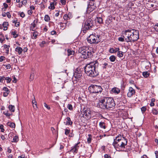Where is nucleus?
<instances>
[{
  "label": "nucleus",
  "instance_id": "f257e3e1",
  "mask_svg": "<svg viewBox=\"0 0 158 158\" xmlns=\"http://www.w3.org/2000/svg\"><path fill=\"white\" fill-rule=\"evenodd\" d=\"M122 35L127 42H134L139 38V32L134 29L125 30L122 31Z\"/></svg>",
  "mask_w": 158,
  "mask_h": 158
},
{
  "label": "nucleus",
  "instance_id": "f03ea898",
  "mask_svg": "<svg viewBox=\"0 0 158 158\" xmlns=\"http://www.w3.org/2000/svg\"><path fill=\"white\" fill-rule=\"evenodd\" d=\"M115 105V103L112 98L104 97L99 100L97 106L102 109L109 110Z\"/></svg>",
  "mask_w": 158,
  "mask_h": 158
},
{
  "label": "nucleus",
  "instance_id": "7ed1b4c3",
  "mask_svg": "<svg viewBox=\"0 0 158 158\" xmlns=\"http://www.w3.org/2000/svg\"><path fill=\"white\" fill-rule=\"evenodd\" d=\"M127 142V140L125 137L120 135L116 137L113 145L117 151H120L125 148Z\"/></svg>",
  "mask_w": 158,
  "mask_h": 158
},
{
  "label": "nucleus",
  "instance_id": "20e7f679",
  "mask_svg": "<svg viewBox=\"0 0 158 158\" xmlns=\"http://www.w3.org/2000/svg\"><path fill=\"white\" fill-rule=\"evenodd\" d=\"M98 66V63L96 61L90 62L87 64L85 67V73L88 76L94 77L98 75L99 73L95 70L96 67Z\"/></svg>",
  "mask_w": 158,
  "mask_h": 158
},
{
  "label": "nucleus",
  "instance_id": "39448f33",
  "mask_svg": "<svg viewBox=\"0 0 158 158\" xmlns=\"http://www.w3.org/2000/svg\"><path fill=\"white\" fill-rule=\"evenodd\" d=\"M78 52L81 57L84 59L91 58L92 56L91 51L88 47L85 46L79 48Z\"/></svg>",
  "mask_w": 158,
  "mask_h": 158
},
{
  "label": "nucleus",
  "instance_id": "423d86ee",
  "mask_svg": "<svg viewBox=\"0 0 158 158\" xmlns=\"http://www.w3.org/2000/svg\"><path fill=\"white\" fill-rule=\"evenodd\" d=\"M100 35L91 34L87 38V40L91 44L98 43L100 41Z\"/></svg>",
  "mask_w": 158,
  "mask_h": 158
},
{
  "label": "nucleus",
  "instance_id": "0eeeda50",
  "mask_svg": "<svg viewBox=\"0 0 158 158\" xmlns=\"http://www.w3.org/2000/svg\"><path fill=\"white\" fill-rule=\"evenodd\" d=\"M89 91L92 93H101L102 90L101 87L96 85H92L89 87Z\"/></svg>",
  "mask_w": 158,
  "mask_h": 158
},
{
  "label": "nucleus",
  "instance_id": "6e6552de",
  "mask_svg": "<svg viewBox=\"0 0 158 158\" xmlns=\"http://www.w3.org/2000/svg\"><path fill=\"white\" fill-rule=\"evenodd\" d=\"M93 21L91 18H89L85 21L84 27V30H88L92 28L94 26Z\"/></svg>",
  "mask_w": 158,
  "mask_h": 158
},
{
  "label": "nucleus",
  "instance_id": "1a4fd4ad",
  "mask_svg": "<svg viewBox=\"0 0 158 158\" xmlns=\"http://www.w3.org/2000/svg\"><path fill=\"white\" fill-rule=\"evenodd\" d=\"M127 94V96L128 97H131L133 95L135 94V90L131 87L129 88Z\"/></svg>",
  "mask_w": 158,
  "mask_h": 158
},
{
  "label": "nucleus",
  "instance_id": "9d476101",
  "mask_svg": "<svg viewBox=\"0 0 158 158\" xmlns=\"http://www.w3.org/2000/svg\"><path fill=\"white\" fill-rule=\"evenodd\" d=\"M84 115L88 118H90L92 113V111L90 110L87 109L84 112Z\"/></svg>",
  "mask_w": 158,
  "mask_h": 158
},
{
  "label": "nucleus",
  "instance_id": "9b49d317",
  "mask_svg": "<svg viewBox=\"0 0 158 158\" xmlns=\"http://www.w3.org/2000/svg\"><path fill=\"white\" fill-rule=\"evenodd\" d=\"M79 143L80 142H79L76 144L74 147L70 150V152L77 153V152L78 149L79 148V146L78 145Z\"/></svg>",
  "mask_w": 158,
  "mask_h": 158
},
{
  "label": "nucleus",
  "instance_id": "f8f14e48",
  "mask_svg": "<svg viewBox=\"0 0 158 158\" xmlns=\"http://www.w3.org/2000/svg\"><path fill=\"white\" fill-rule=\"evenodd\" d=\"M3 90L4 91L3 92V96L6 97L10 93V90L6 87H4L3 88Z\"/></svg>",
  "mask_w": 158,
  "mask_h": 158
},
{
  "label": "nucleus",
  "instance_id": "ddd939ff",
  "mask_svg": "<svg viewBox=\"0 0 158 158\" xmlns=\"http://www.w3.org/2000/svg\"><path fill=\"white\" fill-rule=\"evenodd\" d=\"M95 8V5L92 6H88L87 8V11L88 13H90Z\"/></svg>",
  "mask_w": 158,
  "mask_h": 158
},
{
  "label": "nucleus",
  "instance_id": "4468645a",
  "mask_svg": "<svg viewBox=\"0 0 158 158\" xmlns=\"http://www.w3.org/2000/svg\"><path fill=\"white\" fill-rule=\"evenodd\" d=\"M120 49L118 48H115L114 49L113 48H111L110 49L109 52L110 53H115L116 52L118 51Z\"/></svg>",
  "mask_w": 158,
  "mask_h": 158
},
{
  "label": "nucleus",
  "instance_id": "2eb2a0df",
  "mask_svg": "<svg viewBox=\"0 0 158 158\" xmlns=\"http://www.w3.org/2000/svg\"><path fill=\"white\" fill-rule=\"evenodd\" d=\"M66 120L65 124L66 125H71L73 123V122L71 121L70 118L69 117H67L66 118Z\"/></svg>",
  "mask_w": 158,
  "mask_h": 158
},
{
  "label": "nucleus",
  "instance_id": "dca6fc26",
  "mask_svg": "<svg viewBox=\"0 0 158 158\" xmlns=\"http://www.w3.org/2000/svg\"><path fill=\"white\" fill-rule=\"evenodd\" d=\"M114 93L118 94L120 92L119 89L116 87H114L111 90Z\"/></svg>",
  "mask_w": 158,
  "mask_h": 158
},
{
  "label": "nucleus",
  "instance_id": "f3484780",
  "mask_svg": "<svg viewBox=\"0 0 158 158\" xmlns=\"http://www.w3.org/2000/svg\"><path fill=\"white\" fill-rule=\"evenodd\" d=\"M15 51L18 52L19 54H21L23 51L22 48L19 47H17L15 49Z\"/></svg>",
  "mask_w": 158,
  "mask_h": 158
},
{
  "label": "nucleus",
  "instance_id": "a211bd4d",
  "mask_svg": "<svg viewBox=\"0 0 158 158\" xmlns=\"http://www.w3.org/2000/svg\"><path fill=\"white\" fill-rule=\"evenodd\" d=\"M96 20L99 24L103 23V19L101 17H97Z\"/></svg>",
  "mask_w": 158,
  "mask_h": 158
},
{
  "label": "nucleus",
  "instance_id": "6ab92c4d",
  "mask_svg": "<svg viewBox=\"0 0 158 158\" xmlns=\"http://www.w3.org/2000/svg\"><path fill=\"white\" fill-rule=\"evenodd\" d=\"M8 25V23L7 22H4L3 23L2 25L4 27L3 30L6 31L7 29V26Z\"/></svg>",
  "mask_w": 158,
  "mask_h": 158
},
{
  "label": "nucleus",
  "instance_id": "aec40b11",
  "mask_svg": "<svg viewBox=\"0 0 158 158\" xmlns=\"http://www.w3.org/2000/svg\"><path fill=\"white\" fill-rule=\"evenodd\" d=\"M38 35V33L37 31H35L33 33V37H32V38L34 39H35L37 37V36Z\"/></svg>",
  "mask_w": 158,
  "mask_h": 158
},
{
  "label": "nucleus",
  "instance_id": "412c9836",
  "mask_svg": "<svg viewBox=\"0 0 158 158\" xmlns=\"http://www.w3.org/2000/svg\"><path fill=\"white\" fill-rule=\"evenodd\" d=\"M7 125L11 127L12 128H15V123H13L8 122L7 123Z\"/></svg>",
  "mask_w": 158,
  "mask_h": 158
},
{
  "label": "nucleus",
  "instance_id": "4be33fe9",
  "mask_svg": "<svg viewBox=\"0 0 158 158\" xmlns=\"http://www.w3.org/2000/svg\"><path fill=\"white\" fill-rule=\"evenodd\" d=\"M36 27V24L35 23L34 21L31 24V26L30 27V29L32 31H35V28Z\"/></svg>",
  "mask_w": 158,
  "mask_h": 158
},
{
  "label": "nucleus",
  "instance_id": "5701e85b",
  "mask_svg": "<svg viewBox=\"0 0 158 158\" xmlns=\"http://www.w3.org/2000/svg\"><path fill=\"white\" fill-rule=\"evenodd\" d=\"M68 55L69 56L71 55H73L74 54V51L71 50L70 49H68L67 50Z\"/></svg>",
  "mask_w": 158,
  "mask_h": 158
},
{
  "label": "nucleus",
  "instance_id": "b1692460",
  "mask_svg": "<svg viewBox=\"0 0 158 158\" xmlns=\"http://www.w3.org/2000/svg\"><path fill=\"white\" fill-rule=\"evenodd\" d=\"M54 5H55L54 2L50 3V6L48 7V8L49 9H51V10L54 9L55 8Z\"/></svg>",
  "mask_w": 158,
  "mask_h": 158
},
{
  "label": "nucleus",
  "instance_id": "393cba45",
  "mask_svg": "<svg viewBox=\"0 0 158 158\" xmlns=\"http://www.w3.org/2000/svg\"><path fill=\"white\" fill-rule=\"evenodd\" d=\"M123 56V52L122 51H118V52L117 53V56L120 58V57H122Z\"/></svg>",
  "mask_w": 158,
  "mask_h": 158
},
{
  "label": "nucleus",
  "instance_id": "a878e982",
  "mask_svg": "<svg viewBox=\"0 0 158 158\" xmlns=\"http://www.w3.org/2000/svg\"><path fill=\"white\" fill-rule=\"evenodd\" d=\"M143 75L145 78L148 77L150 75V73L148 72H144L143 73Z\"/></svg>",
  "mask_w": 158,
  "mask_h": 158
},
{
  "label": "nucleus",
  "instance_id": "bb28decb",
  "mask_svg": "<svg viewBox=\"0 0 158 158\" xmlns=\"http://www.w3.org/2000/svg\"><path fill=\"white\" fill-rule=\"evenodd\" d=\"M9 110L12 112H14L15 111V106H14L12 105H10L9 106Z\"/></svg>",
  "mask_w": 158,
  "mask_h": 158
},
{
  "label": "nucleus",
  "instance_id": "cd10ccee",
  "mask_svg": "<svg viewBox=\"0 0 158 158\" xmlns=\"http://www.w3.org/2000/svg\"><path fill=\"white\" fill-rule=\"evenodd\" d=\"M81 74L79 73H75L74 74V76L77 79L81 77Z\"/></svg>",
  "mask_w": 158,
  "mask_h": 158
},
{
  "label": "nucleus",
  "instance_id": "c85d7f7f",
  "mask_svg": "<svg viewBox=\"0 0 158 158\" xmlns=\"http://www.w3.org/2000/svg\"><path fill=\"white\" fill-rule=\"evenodd\" d=\"M116 59V57L114 56H110L109 59L110 61L111 62H114Z\"/></svg>",
  "mask_w": 158,
  "mask_h": 158
},
{
  "label": "nucleus",
  "instance_id": "c756f323",
  "mask_svg": "<svg viewBox=\"0 0 158 158\" xmlns=\"http://www.w3.org/2000/svg\"><path fill=\"white\" fill-rule=\"evenodd\" d=\"M152 114L154 115H156L158 114V111L154 108L152 109Z\"/></svg>",
  "mask_w": 158,
  "mask_h": 158
},
{
  "label": "nucleus",
  "instance_id": "7c9ffc66",
  "mask_svg": "<svg viewBox=\"0 0 158 158\" xmlns=\"http://www.w3.org/2000/svg\"><path fill=\"white\" fill-rule=\"evenodd\" d=\"M35 74L33 73H31L30 75V81H31L33 80L34 78Z\"/></svg>",
  "mask_w": 158,
  "mask_h": 158
},
{
  "label": "nucleus",
  "instance_id": "2f4dec72",
  "mask_svg": "<svg viewBox=\"0 0 158 158\" xmlns=\"http://www.w3.org/2000/svg\"><path fill=\"white\" fill-rule=\"evenodd\" d=\"M89 137L87 138V142L88 143H91L92 139V136L90 134L88 135Z\"/></svg>",
  "mask_w": 158,
  "mask_h": 158
},
{
  "label": "nucleus",
  "instance_id": "473e14b6",
  "mask_svg": "<svg viewBox=\"0 0 158 158\" xmlns=\"http://www.w3.org/2000/svg\"><path fill=\"white\" fill-rule=\"evenodd\" d=\"M32 103L33 105H34V104H35V106L36 108H37V102L36 101L35 97H34V99H33L32 101Z\"/></svg>",
  "mask_w": 158,
  "mask_h": 158
},
{
  "label": "nucleus",
  "instance_id": "72a5a7b5",
  "mask_svg": "<svg viewBox=\"0 0 158 158\" xmlns=\"http://www.w3.org/2000/svg\"><path fill=\"white\" fill-rule=\"evenodd\" d=\"M44 20L47 22L49 21L50 20V18L48 15H46L44 18Z\"/></svg>",
  "mask_w": 158,
  "mask_h": 158
},
{
  "label": "nucleus",
  "instance_id": "f704fd0d",
  "mask_svg": "<svg viewBox=\"0 0 158 158\" xmlns=\"http://www.w3.org/2000/svg\"><path fill=\"white\" fill-rule=\"evenodd\" d=\"M99 126L100 127L102 128H103L104 129L106 128V127L104 125V123L103 122H100L99 123Z\"/></svg>",
  "mask_w": 158,
  "mask_h": 158
},
{
  "label": "nucleus",
  "instance_id": "c9c22d12",
  "mask_svg": "<svg viewBox=\"0 0 158 158\" xmlns=\"http://www.w3.org/2000/svg\"><path fill=\"white\" fill-rule=\"evenodd\" d=\"M11 34L12 35H13V37L15 38H16L18 36V35L17 34L16 32L15 31H12L11 32Z\"/></svg>",
  "mask_w": 158,
  "mask_h": 158
},
{
  "label": "nucleus",
  "instance_id": "e433bc0d",
  "mask_svg": "<svg viewBox=\"0 0 158 158\" xmlns=\"http://www.w3.org/2000/svg\"><path fill=\"white\" fill-rule=\"evenodd\" d=\"M19 140V138L18 136H15L14 137L12 142H17Z\"/></svg>",
  "mask_w": 158,
  "mask_h": 158
},
{
  "label": "nucleus",
  "instance_id": "4c0bfd02",
  "mask_svg": "<svg viewBox=\"0 0 158 158\" xmlns=\"http://www.w3.org/2000/svg\"><path fill=\"white\" fill-rule=\"evenodd\" d=\"M4 40V37L2 35L0 34V42L2 43L3 41Z\"/></svg>",
  "mask_w": 158,
  "mask_h": 158
},
{
  "label": "nucleus",
  "instance_id": "58836bf2",
  "mask_svg": "<svg viewBox=\"0 0 158 158\" xmlns=\"http://www.w3.org/2000/svg\"><path fill=\"white\" fill-rule=\"evenodd\" d=\"M63 18L65 20H67L70 19L69 18L67 14H65L64 15Z\"/></svg>",
  "mask_w": 158,
  "mask_h": 158
},
{
  "label": "nucleus",
  "instance_id": "ea45409f",
  "mask_svg": "<svg viewBox=\"0 0 158 158\" xmlns=\"http://www.w3.org/2000/svg\"><path fill=\"white\" fill-rule=\"evenodd\" d=\"M3 66H5L7 69H9L11 68V66L10 64L7 65L3 64Z\"/></svg>",
  "mask_w": 158,
  "mask_h": 158
},
{
  "label": "nucleus",
  "instance_id": "a19ab883",
  "mask_svg": "<svg viewBox=\"0 0 158 158\" xmlns=\"http://www.w3.org/2000/svg\"><path fill=\"white\" fill-rule=\"evenodd\" d=\"M21 6H22L23 5H26V3H27V1L26 0H24L23 1H22L21 2Z\"/></svg>",
  "mask_w": 158,
  "mask_h": 158
},
{
  "label": "nucleus",
  "instance_id": "79ce46f5",
  "mask_svg": "<svg viewBox=\"0 0 158 158\" xmlns=\"http://www.w3.org/2000/svg\"><path fill=\"white\" fill-rule=\"evenodd\" d=\"M125 38L123 36V37H120L118 38V40L121 42H123L124 41Z\"/></svg>",
  "mask_w": 158,
  "mask_h": 158
},
{
  "label": "nucleus",
  "instance_id": "37998d69",
  "mask_svg": "<svg viewBox=\"0 0 158 158\" xmlns=\"http://www.w3.org/2000/svg\"><path fill=\"white\" fill-rule=\"evenodd\" d=\"M5 79L6 80L7 82L8 83H10L11 80V79L9 77H6Z\"/></svg>",
  "mask_w": 158,
  "mask_h": 158
},
{
  "label": "nucleus",
  "instance_id": "c03bdc74",
  "mask_svg": "<svg viewBox=\"0 0 158 158\" xmlns=\"http://www.w3.org/2000/svg\"><path fill=\"white\" fill-rule=\"evenodd\" d=\"M146 107L145 106L142 107L141 108V110L143 113L146 110Z\"/></svg>",
  "mask_w": 158,
  "mask_h": 158
},
{
  "label": "nucleus",
  "instance_id": "a18cd8bd",
  "mask_svg": "<svg viewBox=\"0 0 158 158\" xmlns=\"http://www.w3.org/2000/svg\"><path fill=\"white\" fill-rule=\"evenodd\" d=\"M93 5H94V1L93 0L90 1L89 2V5H88V6H92Z\"/></svg>",
  "mask_w": 158,
  "mask_h": 158
},
{
  "label": "nucleus",
  "instance_id": "49530a36",
  "mask_svg": "<svg viewBox=\"0 0 158 158\" xmlns=\"http://www.w3.org/2000/svg\"><path fill=\"white\" fill-rule=\"evenodd\" d=\"M4 47L5 49H7V53H8L9 52V48L10 47V46L9 45H7L6 44H4L3 46Z\"/></svg>",
  "mask_w": 158,
  "mask_h": 158
},
{
  "label": "nucleus",
  "instance_id": "de8ad7c7",
  "mask_svg": "<svg viewBox=\"0 0 158 158\" xmlns=\"http://www.w3.org/2000/svg\"><path fill=\"white\" fill-rule=\"evenodd\" d=\"M67 107L70 110H71L73 109L72 106L71 104H69L67 106Z\"/></svg>",
  "mask_w": 158,
  "mask_h": 158
},
{
  "label": "nucleus",
  "instance_id": "09e8293b",
  "mask_svg": "<svg viewBox=\"0 0 158 158\" xmlns=\"http://www.w3.org/2000/svg\"><path fill=\"white\" fill-rule=\"evenodd\" d=\"M45 42L44 41H42L41 43H40V46L41 47H43L44 46V45L45 44Z\"/></svg>",
  "mask_w": 158,
  "mask_h": 158
},
{
  "label": "nucleus",
  "instance_id": "8fccbe9b",
  "mask_svg": "<svg viewBox=\"0 0 158 158\" xmlns=\"http://www.w3.org/2000/svg\"><path fill=\"white\" fill-rule=\"evenodd\" d=\"M70 132V130L67 129L65 130V134L66 135H67Z\"/></svg>",
  "mask_w": 158,
  "mask_h": 158
},
{
  "label": "nucleus",
  "instance_id": "3c124183",
  "mask_svg": "<svg viewBox=\"0 0 158 158\" xmlns=\"http://www.w3.org/2000/svg\"><path fill=\"white\" fill-rule=\"evenodd\" d=\"M4 77H0V82H2L4 78H5Z\"/></svg>",
  "mask_w": 158,
  "mask_h": 158
},
{
  "label": "nucleus",
  "instance_id": "603ef678",
  "mask_svg": "<svg viewBox=\"0 0 158 158\" xmlns=\"http://www.w3.org/2000/svg\"><path fill=\"white\" fill-rule=\"evenodd\" d=\"M0 129H1V131L2 132H3L4 131V129L3 128V126L2 125L0 126Z\"/></svg>",
  "mask_w": 158,
  "mask_h": 158
},
{
  "label": "nucleus",
  "instance_id": "864d4df0",
  "mask_svg": "<svg viewBox=\"0 0 158 158\" xmlns=\"http://www.w3.org/2000/svg\"><path fill=\"white\" fill-rule=\"evenodd\" d=\"M5 59V57L4 56H2L0 57V62L2 61Z\"/></svg>",
  "mask_w": 158,
  "mask_h": 158
},
{
  "label": "nucleus",
  "instance_id": "5fc2aeb1",
  "mask_svg": "<svg viewBox=\"0 0 158 158\" xmlns=\"http://www.w3.org/2000/svg\"><path fill=\"white\" fill-rule=\"evenodd\" d=\"M154 29H155L156 31H158V25H155L154 27Z\"/></svg>",
  "mask_w": 158,
  "mask_h": 158
},
{
  "label": "nucleus",
  "instance_id": "6e6d98bb",
  "mask_svg": "<svg viewBox=\"0 0 158 158\" xmlns=\"http://www.w3.org/2000/svg\"><path fill=\"white\" fill-rule=\"evenodd\" d=\"M6 15L9 18H10L11 17V15L9 12L6 13Z\"/></svg>",
  "mask_w": 158,
  "mask_h": 158
},
{
  "label": "nucleus",
  "instance_id": "4d7b16f0",
  "mask_svg": "<svg viewBox=\"0 0 158 158\" xmlns=\"http://www.w3.org/2000/svg\"><path fill=\"white\" fill-rule=\"evenodd\" d=\"M68 15V17L70 19L72 17V14L70 13H69L67 15Z\"/></svg>",
  "mask_w": 158,
  "mask_h": 158
},
{
  "label": "nucleus",
  "instance_id": "13d9d810",
  "mask_svg": "<svg viewBox=\"0 0 158 158\" xmlns=\"http://www.w3.org/2000/svg\"><path fill=\"white\" fill-rule=\"evenodd\" d=\"M19 25H20L19 22H15V25L16 27H19Z\"/></svg>",
  "mask_w": 158,
  "mask_h": 158
},
{
  "label": "nucleus",
  "instance_id": "bf43d9fd",
  "mask_svg": "<svg viewBox=\"0 0 158 158\" xmlns=\"http://www.w3.org/2000/svg\"><path fill=\"white\" fill-rule=\"evenodd\" d=\"M20 16L21 17L23 18L25 16V15L23 12H22L20 14Z\"/></svg>",
  "mask_w": 158,
  "mask_h": 158
},
{
  "label": "nucleus",
  "instance_id": "052dcab7",
  "mask_svg": "<svg viewBox=\"0 0 158 158\" xmlns=\"http://www.w3.org/2000/svg\"><path fill=\"white\" fill-rule=\"evenodd\" d=\"M44 106L48 109H50V107L46 103H44Z\"/></svg>",
  "mask_w": 158,
  "mask_h": 158
},
{
  "label": "nucleus",
  "instance_id": "680f3d73",
  "mask_svg": "<svg viewBox=\"0 0 158 158\" xmlns=\"http://www.w3.org/2000/svg\"><path fill=\"white\" fill-rule=\"evenodd\" d=\"M3 113L6 116H9L11 115L9 113L7 112L5 113V112H4Z\"/></svg>",
  "mask_w": 158,
  "mask_h": 158
},
{
  "label": "nucleus",
  "instance_id": "e2e57ef3",
  "mask_svg": "<svg viewBox=\"0 0 158 158\" xmlns=\"http://www.w3.org/2000/svg\"><path fill=\"white\" fill-rule=\"evenodd\" d=\"M60 27H62V28H64V24L62 23H60Z\"/></svg>",
  "mask_w": 158,
  "mask_h": 158
},
{
  "label": "nucleus",
  "instance_id": "0e129e2a",
  "mask_svg": "<svg viewBox=\"0 0 158 158\" xmlns=\"http://www.w3.org/2000/svg\"><path fill=\"white\" fill-rule=\"evenodd\" d=\"M104 157L105 158H111L110 156L107 154L105 155Z\"/></svg>",
  "mask_w": 158,
  "mask_h": 158
},
{
  "label": "nucleus",
  "instance_id": "69168bd1",
  "mask_svg": "<svg viewBox=\"0 0 158 158\" xmlns=\"http://www.w3.org/2000/svg\"><path fill=\"white\" fill-rule=\"evenodd\" d=\"M61 2L62 4L64 5L65 4L66 1L65 0H61Z\"/></svg>",
  "mask_w": 158,
  "mask_h": 158
},
{
  "label": "nucleus",
  "instance_id": "338daca9",
  "mask_svg": "<svg viewBox=\"0 0 158 158\" xmlns=\"http://www.w3.org/2000/svg\"><path fill=\"white\" fill-rule=\"evenodd\" d=\"M28 13L29 15H31L32 13V11L31 10H29L28 11Z\"/></svg>",
  "mask_w": 158,
  "mask_h": 158
},
{
  "label": "nucleus",
  "instance_id": "774afa93",
  "mask_svg": "<svg viewBox=\"0 0 158 158\" xmlns=\"http://www.w3.org/2000/svg\"><path fill=\"white\" fill-rule=\"evenodd\" d=\"M155 154H156V158H158V151H155Z\"/></svg>",
  "mask_w": 158,
  "mask_h": 158
}]
</instances>
